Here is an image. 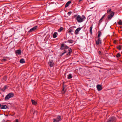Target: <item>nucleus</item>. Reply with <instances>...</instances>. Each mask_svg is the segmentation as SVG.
Returning <instances> with one entry per match:
<instances>
[{"label":"nucleus","instance_id":"1","mask_svg":"<svg viewBox=\"0 0 122 122\" xmlns=\"http://www.w3.org/2000/svg\"><path fill=\"white\" fill-rule=\"evenodd\" d=\"M69 49L68 51L69 52L66 54V55L67 56H69L71 55L72 52V51L71 48H69V47L64 43H63L61 44L60 48V49L61 50H64V52L61 53V54L60 55V56H62L64 54L66 53L67 51L66 50V49Z\"/></svg>","mask_w":122,"mask_h":122},{"label":"nucleus","instance_id":"2","mask_svg":"<svg viewBox=\"0 0 122 122\" xmlns=\"http://www.w3.org/2000/svg\"><path fill=\"white\" fill-rule=\"evenodd\" d=\"M73 17L75 18V19L79 23H81L85 19L86 17L84 15H82L81 16L79 15H74Z\"/></svg>","mask_w":122,"mask_h":122},{"label":"nucleus","instance_id":"3","mask_svg":"<svg viewBox=\"0 0 122 122\" xmlns=\"http://www.w3.org/2000/svg\"><path fill=\"white\" fill-rule=\"evenodd\" d=\"M14 94L13 92H11L8 94L5 97V101L8 100L10 98L13 97Z\"/></svg>","mask_w":122,"mask_h":122},{"label":"nucleus","instance_id":"4","mask_svg":"<svg viewBox=\"0 0 122 122\" xmlns=\"http://www.w3.org/2000/svg\"><path fill=\"white\" fill-rule=\"evenodd\" d=\"M116 121V119L114 117H110L107 120V122H115Z\"/></svg>","mask_w":122,"mask_h":122},{"label":"nucleus","instance_id":"5","mask_svg":"<svg viewBox=\"0 0 122 122\" xmlns=\"http://www.w3.org/2000/svg\"><path fill=\"white\" fill-rule=\"evenodd\" d=\"M100 39H95V41L97 45H98L99 44H101L102 41Z\"/></svg>","mask_w":122,"mask_h":122},{"label":"nucleus","instance_id":"6","mask_svg":"<svg viewBox=\"0 0 122 122\" xmlns=\"http://www.w3.org/2000/svg\"><path fill=\"white\" fill-rule=\"evenodd\" d=\"M37 28L38 26H35L30 29V30L28 31V32L30 33L33 32L34 31L36 30L37 29Z\"/></svg>","mask_w":122,"mask_h":122},{"label":"nucleus","instance_id":"7","mask_svg":"<svg viewBox=\"0 0 122 122\" xmlns=\"http://www.w3.org/2000/svg\"><path fill=\"white\" fill-rule=\"evenodd\" d=\"M39 36H41V37L42 38H49L50 37V35H47L46 34L44 35H42L41 34V35L40 34H39L38 35Z\"/></svg>","mask_w":122,"mask_h":122},{"label":"nucleus","instance_id":"8","mask_svg":"<svg viewBox=\"0 0 122 122\" xmlns=\"http://www.w3.org/2000/svg\"><path fill=\"white\" fill-rule=\"evenodd\" d=\"M115 13L113 12L107 16V18L109 20H110L114 15Z\"/></svg>","mask_w":122,"mask_h":122},{"label":"nucleus","instance_id":"9","mask_svg":"<svg viewBox=\"0 0 122 122\" xmlns=\"http://www.w3.org/2000/svg\"><path fill=\"white\" fill-rule=\"evenodd\" d=\"M54 64L53 60L50 61L48 62L49 65L51 67L53 66Z\"/></svg>","mask_w":122,"mask_h":122},{"label":"nucleus","instance_id":"10","mask_svg":"<svg viewBox=\"0 0 122 122\" xmlns=\"http://www.w3.org/2000/svg\"><path fill=\"white\" fill-rule=\"evenodd\" d=\"M21 51L20 50H17L15 51V53L16 55H21Z\"/></svg>","mask_w":122,"mask_h":122},{"label":"nucleus","instance_id":"11","mask_svg":"<svg viewBox=\"0 0 122 122\" xmlns=\"http://www.w3.org/2000/svg\"><path fill=\"white\" fill-rule=\"evenodd\" d=\"M97 90L98 91H100L102 89V87L100 85H97Z\"/></svg>","mask_w":122,"mask_h":122},{"label":"nucleus","instance_id":"12","mask_svg":"<svg viewBox=\"0 0 122 122\" xmlns=\"http://www.w3.org/2000/svg\"><path fill=\"white\" fill-rule=\"evenodd\" d=\"M0 107L1 109H4L8 108V107L6 105H1L0 104Z\"/></svg>","mask_w":122,"mask_h":122},{"label":"nucleus","instance_id":"13","mask_svg":"<svg viewBox=\"0 0 122 122\" xmlns=\"http://www.w3.org/2000/svg\"><path fill=\"white\" fill-rule=\"evenodd\" d=\"M81 28L80 27L78 28L75 30V34H78V32L81 30Z\"/></svg>","mask_w":122,"mask_h":122},{"label":"nucleus","instance_id":"14","mask_svg":"<svg viewBox=\"0 0 122 122\" xmlns=\"http://www.w3.org/2000/svg\"><path fill=\"white\" fill-rule=\"evenodd\" d=\"M31 101L32 104L33 105H36L37 104V102L34 100L31 99Z\"/></svg>","mask_w":122,"mask_h":122},{"label":"nucleus","instance_id":"15","mask_svg":"<svg viewBox=\"0 0 122 122\" xmlns=\"http://www.w3.org/2000/svg\"><path fill=\"white\" fill-rule=\"evenodd\" d=\"M7 86L6 85L3 88H1L0 89L3 92H4L5 89H7Z\"/></svg>","mask_w":122,"mask_h":122},{"label":"nucleus","instance_id":"16","mask_svg":"<svg viewBox=\"0 0 122 122\" xmlns=\"http://www.w3.org/2000/svg\"><path fill=\"white\" fill-rule=\"evenodd\" d=\"M56 118L60 121L61 120V117L60 115L57 116V117Z\"/></svg>","mask_w":122,"mask_h":122},{"label":"nucleus","instance_id":"17","mask_svg":"<svg viewBox=\"0 0 122 122\" xmlns=\"http://www.w3.org/2000/svg\"><path fill=\"white\" fill-rule=\"evenodd\" d=\"M71 3V2L70 1H69L65 5V7H68L69 5Z\"/></svg>","mask_w":122,"mask_h":122},{"label":"nucleus","instance_id":"18","mask_svg":"<svg viewBox=\"0 0 122 122\" xmlns=\"http://www.w3.org/2000/svg\"><path fill=\"white\" fill-rule=\"evenodd\" d=\"M63 89L62 90V94H64L65 93V92L66 91V90H65L63 85Z\"/></svg>","mask_w":122,"mask_h":122},{"label":"nucleus","instance_id":"19","mask_svg":"<svg viewBox=\"0 0 122 122\" xmlns=\"http://www.w3.org/2000/svg\"><path fill=\"white\" fill-rule=\"evenodd\" d=\"M20 62L21 63H23L25 62L24 59H21L20 61Z\"/></svg>","mask_w":122,"mask_h":122},{"label":"nucleus","instance_id":"20","mask_svg":"<svg viewBox=\"0 0 122 122\" xmlns=\"http://www.w3.org/2000/svg\"><path fill=\"white\" fill-rule=\"evenodd\" d=\"M57 33L56 32H54L53 34V37L54 38H55L57 36Z\"/></svg>","mask_w":122,"mask_h":122},{"label":"nucleus","instance_id":"21","mask_svg":"<svg viewBox=\"0 0 122 122\" xmlns=\"http://www.w3.org/2000/svg\"><path fill=\"white\" fill-rule=\"evenodd\" d=\"M122 48V46L119 45L117 47V48L118 50H120Z\"/></svg>","mask_w":122,"mask_h":122},{"label":"nucleus","instance_id":"22","mask_svg":"<svg viewBox=\"0 0 122 122\" xmlns=\"http://www.w3.org/2000/svg\"><path fill=\"white\" fill-rule=\"evenodd\" d=\"M74 41L71 39L68 40V41H67V42H68L71 43H73Z\"/></svg>","mask_w":122,"mask_h":122},{"label":"nucleus","instance_id":"23","mask_svg":"<svg viewBox=\"0 0 122 122\" xmlns=\"http://www.w3.org/2000/svg\"><path fill=\"white\" fill-rule=\"evenodd\" d=\"M72 75L71 74H70L68 76V78L69 79H70L72 78Z\"/></svg>","mask_w":122,"mask_h":122},{"label":"nucleus","instance_id":"24","mask_svg":"<svg viewBox=\"0 0 122 122\" xmlns=\"http://www.w3.org/2000/svg\"><path fill=\"white\" fill-rule=\"evenodd\" d=\"M118 24L120 25H122V21L121 20H120L117 22Z\"/></svg>","mask_w":122,"mask_h":122},{"label":"nucleus","instance_id":"25","mask_svg":"<svg viewBox=\"0 0 122 122\" xmlns=\"http://www.w3.org/2000/svg\"><path fill=\"white\" fill-rule=\"evenodd\" d=\"M52 121H53V122H58L60 121H59L58 120H57L56 118L53 119Z\"/></svg>","mask_w":122,"mask_h":122},{"label":"nucleus","instance_id":"26","mask_svg":"<svg viewBox=\"0 0 122 122\" xmlns=\"http://www.w3.org/2000/svg\"><path fill=\"white\" fill-rule=\"evenodd\" d=\"M98 37L99 38L100 37V36L102 34V33L100 31H99L98 32Z\"/></svg>","mask_w":122,"mask_h":122},{"label":"nucleus","instance_id":"27","mask_svg":"<svg viewBox=\"0 0 122 122\" xmlns=\"http://www.w3.org/2000/svg\"><path fill=\"white\" fill-rule=\"evenodd\" d=\"M103 19L102 18H101L100 19V20L99 21V23L98 24V26H99L100 24L101 23V22H102V20Z\"/></svg>","mask_w":122,"mask_h":122},{"label":"nucleus","instance_id":"28","mask_svg":"<svg viewBox=\"0 0 122 122\" xmlns=\"http://www.w3.org/2000/svg\"><path fill=\"white\" fill-rule=\"evenodd\" d=\"M118 37L116 34H115V35H113L112 36V37L114 38H116Z\"/></svg>","mask_w":122,"mask_h":122},{"label":"nucleus","instance_id":"29","mask_svg":"<svg viewBox=\"0 0 122 122\" xmlns=\"http://www.w3.org/2000/svg\"><path fill=\"white\" fill-rule=\"evenodd\" d=\"M121 56V55L119 53H117L116 56L117 58H119Z\"/></svg>","mask_w":122,"mask_h":122},{"label":"nucleus","instance_id":"30","mask_svg":"<svg viewBox=\"0 0 122 122\" xmlns=\"http://www.w3.org/2000/svg\"><path fill=\"white\" fill-rule=\"evenodd\" d=\"M63 28L62 27H61L58 30V31L59 32H60L62 30H63Z\"/></svg>","mask_w":122,"mask_h":122},{"label":"nucleus","instance_id":"31","mask_svg":"<svg viewBox=\"0 0 122 122\" xmlns=\"http://www.w3.org/2000/svg\"><path fill=\"white\" fill-rule=\"evenodd\" d=\"M92 26H91L90 27V33L92 34Z\"/></svg>","mask_w":122,"mask_h":122},{"label":"nucleus","instance_id":"32","mask_svg":"<svg viewBox=\"0 0 122 122\" xmlns=\"http://www.w3.org/2000/svg\"><path fill=\"white\" fill-rule=\"evenodd\" d=\"M117 40H115L114 41L113 43L114 44H118V42H117Z\"/></svg>","mask_w":122,"mask_h":122},{"label":"nucleus","instance_id":"33","mask_svg":"<svg viewBox=\"0 0 122 122\" xmlns=\"http://www.w3.org/2000/svg\"><path fill=\"white\" fill-rule=\"evenodd\" d=\"M7 61V60L6 59H2L1 60L2 62H5Z\"/></svg>","mask_w":122,"mask_h":122},{"label":"nucleus","instance_id":"34","mask_svg":"<svg viewBox=\"0 0 122 122\" xmlns=\"http://www.w3.org/2000/svg\"><path fill=\"white\" fill-rule=\"evenodd\" d=\"M111 9H108L107 10V13H108L109 12H111Z\"/></svg>","mask_w":122,"mask_h":122},{"label":"nucleus","instance_id":"35","mask_svg":"<svg viewBox=\"0 0 122 122\" xmlns=\"http://www.w3.org/2000/svg\"><path fill=\"white\" fill-rule=\"evenodd\" d=\"M3 78L5 81H6L7 79V76H5L3 77Z\"/></svg>","mask_w":122,"mask_h":122},{"label":"nucleus","instance_id":"36","mask_svg":"<svg viewBox=\"0 0 122 122\" xmlns=\"http://www.w3.org/2000/svg\"><path fill=\"white\" fill-rule=\"evenodd\" d=\"M72 31H73L71 29H70L69 30V32L71 33L72 32Z\"/></svg>","mask_w":122,"mask_h":122},{"label":"nucleus","instance_id":"37","mask_svg":"<svg viewBox=\"0 0 122 122\" xmlns=\"http://www.w3.org/2000/svg\"><path fill=\"white\" fill-rule=\"evenodd\" d=\"M71 14V11H70L68 12L67 14L68 15H70Z\"/></svg>","mask_w":122,"mask_h":122},{"label":"nucleus","instance_id":"38","mask_svg":"<svg viewBox=\"0 0 122 122\" xmlns=\"http://www.w3.org/2000/svg\"><path fill=\"white\" fill-rule=\"evenodd\" d=\"M1 122H7V121H6L4 119H3L2 121Z\"/></svg>","mask_w":122,"mask_h":122},{"label":"nucleus","instance_id":"39","mask_svg":"<svg viewBox=\"0 0 122 122\" xmlns=\"http://www.w3.org/2000/svg\"><path fill=\"white\" fill-rule=\"evenodd\" d=\"M49 39H44V40L45 41H47Z\"/></svg>","mask_w":122,"mask_h":122},{"label":"nucleus","instance_id":"40","mask_svg":"<svg viewBox=\"0 0 122 122\" xmlns=\"http://www.w3.org/2000/svg\"><path fill=\"white\" fill-rule=\"evenodd\" d=\"M98 54L100 55H102V53H101V51H99L98 52Z\"/></svg>","mask_w":122,"mask_h":122},{"label":"nucleus","instance_id":"41","mask_svg":"<svg viewBox=\"0 0 122 122\" xmlns=\"http://www.w3.org/2000/svg\"><path fill=\"white\" fill-rule=\"evenodd\" d=\"M105 15H103L102 16V19H103L104 18V16H105Z\"/></svg>","mask_w":122,"mask_h":122},{"label":"nucleus","instance_id":"42","mask_svg":"<svg viewBox=\"0 0 122 122\" xmlns=\"http://www.w3.org/2000/svg\"><path fill=\"white\" fill-rule=\"evenodd\" d=\"M105 15H103L102 16V19H103L104 18V16H105Z\"/></svg>","mask_w":122,"mask_h":122},{"label":"nucleus","instance_id":"43","mask_svg":"<svg viewBox=\"0 0 122 122\" xmlns=\"http://www.w3.org/2000/svg\"><path fill=\"white\" fill-rule=\"evenodd\" d=\"M81 0H79V2H80Z\"/></svg>","mask_w":122,"mask_h":122},{"label":"nucleus","instance_id":"44","mask_svg":"<svg viewBox=\"0 0 122 122\" xmlns=\"http://www.w3.org/2000/svg\"><path fill=\"white\" fill-rule=\"evenodd\" d=\"M35 111H34V113H33V114H34V113H35Z\"/></svg>","mask_w":122,"mask_h":122}]
</instances>
